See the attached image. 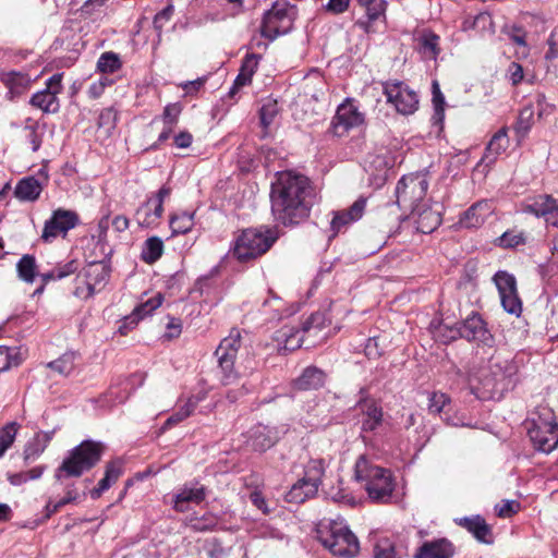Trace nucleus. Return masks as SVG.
<instances>
[{
    "label": "nucleus",
    "instance_id": "19",
    "mask_svg": "<svg viewBox=\"0 0 558 558\" xmlns=\"http://www.w3.org/2000/svg\"><path fill=\"white\" fill-rule=\"evenodd\" d=\"M456 547L446 537L424 542L415 551L414 558H453Z\"/></svg>",
    "mask_w": 558,
    "mask_h": 558
},
{
    "label": "nucleus",
    "instance_id": "57",
    "mask_svg": "<svg viewBox=\"0 0 558 558\" xmlns=\"http://www.w3.org/2000/svg\"><path fill=\"white\" fill-rule=\"evenodd\" d=\"M181 112H182V105L180 102L168 104L165 107L162 116H161L163 125L175 126Z\"/></svg>",
    "mask_w": 558,
    "mask_h": 558
},
{
    "label": "nucleus",
    "instance_id": "28",
    "mask_svg": "<svg viewBox=\"0 0 558 558\" xmlns=\"http://www.w3.org/2000/svg\"><path fill=\"white\" fill-rule=\"evenodd\" d=\"M325 384V373L315 366L306 367L302 374L293 380L292 387L295 390H316Z\"/></svg>",
    "mask_w": 558,
    "mask_h": 558
},
{
    "label": "nucleus",
    "instance_id": "18",
    "mask_svg": "<svg viewBox=\"0 0 558 558\" xmlns=\"http://www.w3.org/2000/svg\"><path fill=\"white\" fill-rule=\"evenodd\" d=\"M359 5L364 10V16L355 22V26L366 34L375 33L374 24L381 17H385V0H357Z\"/></svg>",
    "mask_w": 558,
    "mask_h": 558
},
{
    "label": "nucleus",
    "instance_id": "22",
    "mask_svg": "<svg viewBox=\"0 0 558 558\" xmlns=\"http://www.w3.org/2000/svg\"><path fill=\"white\" fill-rule=\"evenodd\" d=\"M110 271L111 269L106 262H92L85 267L87 296H93L97 289L106 284Z\"/></svg>",
    "mask_w": 558,
    "mask_h": 558
},
{
    "label": "nucleus",
    "instance_id": "23",
    "mask_svg": "<svg viewBox=\"0 0 558 558\" xmlns=\"http://www.w3.org/2000/svg\"><path fill=\"white\" fill-rule=\"evenodd\" d=\"M0 81L8 88L7 97L11 101L25 94L32 84V80L28 74L17 71L0 73Z\"/></svg>",
    "mask_w": 558,
    "mask_h": 558
},
{
    "label": "nucleus",
    "instance_id": "26",
    "mask_svg": "<svg viewBox=\"0 0 558 558\" xmlns=\"http://www.w3.org/2000/svg\"><path fill=\"white\" fill-rule=\"evenodd\" d=\"M492 213L490 205L487 201H481L473 204L460 217L459 223L463 228H477L482 226Z\"/></svg>",
    "mask_w": 558,
    "mask_h": 558
},
{
    "label": "nucleus",
    "instance_id": "64",
    "mask_svg": "<svg viewBox=\"0 0 558 558\" xmlns=\"http://www.w3.org/2000/svg\"><path fill=\"white\" fill-rule=\"evenodd\" d=\"M78 268V263L75 259L69 260L64 264H58L53 270L57 274L54 277H57L59 280L64 279L69 277L70 275H73Z\"/></svg>",
    "mask_w": 558,
    "mask_h": 558
},
{
    "label": "nucleus",
    "instance_id": "58",
    "mask_svg": "<svg viewBox=\"0 0 558 558\" xmlns=\"http://www.w3.org/2000/svg\"><path fill=\"white\" fill-rule=\"evenodd\" d=\"M450 403V399L442 392H434L429 398L428 409L429 412L435 414H447L446 407Z\"/></svg>",
    "mask_w": 558,
    "mask_h": 558
},
{
    "label": "nucleus",
    "instance_id": "12",
    "mask_svg": "<svg viewBox=\"0 0 558 558\" xmlns=\"http://www.w3.org/2000/svg\"><path fill=\"white\" fill-rule=\"evenodd\" d=\"M62 73H56L46 82L43 90L35 93L29 104L45 113H56L60 109L58 95L62 92Z\"/></svg>",
    "mask_w": 558,
    "mask_h": 558
},
{
    "label": "nucleus",
    "instance_id": "35",
    "mask_svg": "<svg viewBox=\"0 0 558 558\" xmlns=\"http://www.w3.org/2000/svg\"><path fill=\"white\" fill-rule=\"evenodd\" d=\"M17 276L26 283H33L37 276L36 258L33 255H23L16 264Z\"/></svg>",
    "mask_w": 558,
    "mask_h": 558
},
{
    "label": "nucleus",
    "instance_id": "1",
    "mask_svg": "<svg viewBox=\"0 0 558 558\" xmlns=\"http://www.w3.org/2000/svg\"><path fill=\"white\" fill-rule=\"evenodd\" d=\"M315 192L307 177L292 171L280 172L271 184L274 219L284 227L298 226L310 217Z\"/></svg>",
    "mask_w": 558,
    "mask_h": 558
},
{
    "label": "nucleus",
    "instance_id": "44",
    "mask_svg": "<svg viewBox=\"0 0 558 558\" xmlns=\"http://www.w3.org/2000/svg\"><path fill=\"white\" fill-rule=\"evenodd\" d=\"M77 494L72 490H68L66 495L56 501L49 500L45 507L46 513L39 522H36L34 525H29L31 527L37 526L39 523L48 520L54 512H57L63 506L73 502L77 499Z\"/></svg>",
    "mask_w": 558,
    "mask_h": 558
},
{
    "label": "nucleus",
    "instance_id": "5",
    "mask_svg": "<svg viewBox=\"0 0 558 558\" xmlns=\"http://www.w3.org/2000/svg\"><path fill=\"white\" fill-rule=\"evenodd\" d=\"M295 17V5L286 0L274 2L272 7L264 13L260 26L262 36L274 40L278 36L288 34L293 27Z\"/></svg>",
    "mask_w": 558,
    "mask_h": 558
},
{
    "label": "nucleus",
    "instance_id": "51",
    "mask_svg": "<svg viewBox=\"0 0 558 558\" xmlns=\"http://www.w3.org/2000/svg\"><path fill=\"white\" fill-rule=\"evenodd\" d=\"M135 217L138 225L142 227H150L156 225L155 219H153V197L148 198L137 208Z\"/></svg>",
    "mask_w": 558,
    "mask_h": 558
},
{
    "label": "nucleus",
    "instance_id": "32",
    "mask_svg": "<svg viewBox=\"0 0 558 558\" xmlns=\"http://www.w3.org/2000/svg\"><path fill=\"white\" fill-rule=\"evenodd\" d=\"M557 199H555L551 195L542 194L531 198L524 205V211L529 214H533L536 217H546L549 211L553 210Z\"/></svg>",
    "mask_w": 558,
    "mask_h": 558
},
{
    "label": "nucleus",
    "instance_id": "39",
    "mask_svg": "<svg viewBox=\"0 0 558 558\" xmlns=\"http://www.w3.org/2000/svg\"><path fill=\"white\" fill-rule=\"evenodd\" d=\"M173 234H185L194 226V213L182 211L171 216L169 221Z\"/></svg>",
    "mask_w": 558,
    "mask_h": 558
},
{
    "label": "nucleus",
    "instance_id": "45",
    "mask_svg": "<svg viewBox=\"0 0 558 558\" xmlns=\"http://www.w3.org/2000/svg\"><path fill=\"white\" fill-rule=\"evenodd\" d=\"M525 241L526 238L524 232L508 230L496 240V244L502 248H514L519 245L525 244Z\"/></svg>",
    "mask_w": 558,
    "mask_h": 558
},
{
    "label": "nucleus",
    "instance_id": "13",
    "mask_svg": "<svg viewBox=\"0 0 558 558\" xmlns=\"http://www.w3.org/2000/svg\"><path fill=\"white\" fill-rule=\"evenodd\" d=\"M77 223L78 216L75 211L58 208L52 213L50 219L45 222L41 239L50 242L58 235H65Z\"/></svg>",
    "mask_w": 558,
    "mask_h": 558
},
{
    "label": "nucleus",
    "instance_id": "10",
    "mask_svg": "<svg viewBox=\"0 0 558 558\" xmlns=\"http://www.w3.org/2000/svg\"><path fill=\"white\" fill-rule=\"evenodd\" d=\"M387 102L393 105L401 114H412L418 108V96L404 82L387 81L383 84Z\"/></svg>",
    "mask_w": 558,
    "mask_h": 558
},
{
    "label": "nucleus",
    "instance_id": "40",
    "mask_svg": "<svg viewBox=\"0 0 558 558\" xmlns=\"http://www.w3.org/2000/svg\"><path fill=\"white\" fill-rule=\"evenodd\" d=\"M533 123H534V108L532 105H527L523 109H521L518 120H517V123L514 125L517 135L520 138L525 137L526 134L532 129Z\"/></svg>",
    "mask_w": 558,
    "mask_h": 558
},
{
    "label": "nucleus",
    "instance_id": "41",
    "mask_svg": "<svg viewBox=\"0 0 558 558\" xmlns=\"http://www.w3.org/2000/svg\"><path fill=\"white\" fill-rule=\"evenodd\" d=\"M121 66L122 62L120 56L113 51L104 52L97 61V69L101 73H114L119 71Z\"/></svg>",
    "mask_w": 558,
    "mask_h": 558
},
{
    "label": "nucleus",
    "instance_id": "42",
    "mask_svg": "<svg viewBox=\"0 0 558 558\" xmlns=\"http://www.w3.org/2000/svg\"><path fill=\"white\" fill-rule=\"evenodd\" d=\"M432 94H433V106H434V114L433 121L434 124H441L445 119V97L440 90L439 84L437 81H433L432 84Z\"/></svg>",
    "mask_w": 558,
    "mask_h": 558
},
{
    "label": "nucleus",
    "instance_id": "16",
    "mask_svg": "<svg viewBox=\"0 0 558 558\" xmlns=\"http://www.w3.org/2000/svg\"><path fill=\"white\" fill-rule=\"evenodd\" d=\"M529 437L536 450L549 453L558 445V424L555 422H542L529 428Z\"/></svg>",
    "mask_w": 558,
    "mask_h": 558
},
{
    "label": "nucleus",
    "instance_id": "62",
    "mask_svg": "<svg viewBox=\"0 0 558 558\" xmlns=\"http://www.w3.org/2000/svg\"><path fill=\"white\" fill-rule=\"evenodd\" d=\"M117 123V112L112 108L104 109L98 118V126L107 130L114 129Z\"/></svg>",
    "mask_w": 558,
    "mask_h": 558
},
{
    "label": "nucleus",
    "instance_id": "46",
    "mask_svg": "<svg viewBox=\"0 0 558 558\" xmlns=\"http://www.w3.org/2000/svg\"><path fill=\"white\" fill-rule=\"evenodd\" d=\"M494 281L498 289L499 295L518 291L514 276L505 270L497 271L494 276Z\"/></svg>",
    "mask_w": 558,
    "mask_h": 558
},
{
    "label": "nucleus",
    "instance_id": "30",
    "mask_svg": "<svg viewBox=\"0 0 558 558\" xmlns=\"http://www.w3.org/2000/svg\"><path fill=\"white\" fill-rule=\"evenodd\" d=\"M54 432H39L29 439L24 449V460L26 462L35 461L47 448L53 437Z\"/></svg>",
    "mask_w": 558,
    "mask_h": 558
},
{
    "label": "nucleus",
    "instance_id": "50",
    "mask_svg": "<svg viewBox=\"0 0 558 558\" xmlns=\"http://www.w3.org/2000/svg\"><path fill=\"white\" fill-rule=\"evenodd\" d=\"M508 145L507 129L502 128L492 137L486 149L489 154L499 155L507 149Z\"/></svg>",
    "mask_w": 558,
    "mask_h": 558
},
{
    "label": "nucleus",
    "instance_id": "33",
    "mask_svg": "<svg viewBox=\"0 0 558 558\" xmlns=\"http://www.w3.org/2000/svg\"><path fill=\"white\" fill-rule=\"evenodd\" d=\"M205 499V490H181L171 501L175 510L185 512L191 509V505H198Z\"/></svg>",
    "mask_w": 558,
    "mask_h": 558
},
{
    "label": "nucleus",
    "instance_id": "53",
    "mask_svg": "<svg viewBox=\"0 0 558 558\" xmlns=\"http://www.w3.org/2000/svg\"><path fill=\"white\" fill-rule=\"evenodd\" d=\"M504 310L512 315L519 316L522 312V302L518 291L500 295Z\"/></svg>",
    "mask_w": 558,
    "mask_h": 558
},
{
    "label": "nucleus",
    "instance_id": "59",
    "mask_svg": "<svg viewBox=\"0 0 558 558\" xmlns=\"http://www.w3.org/2000/svg\"><path fill=\"white\" fill-rule=\"evenodd\" d=\"M520 509V504L515 500H502L495 506V512L499 518H510Z\"/></svg>",
    "mask_w": 558,
    "mask_h": 558
},
{
    "label": "nucleus",
    "instance_id": "7",
    "mask_svg": "<svg viewBox=\"0 0 558 558\" xmlns=\"http://www.w3.org/2000/svg\"><path fill=\"white\" fill-rule=\"evenodd\" d=\"M519 366L513 360L492 357L489 361V375L483 385L494 392L512 390L519 383Z\"/></svg>",
    "mask_w": 558,
    "mask_h": 558
},
{
    "label": "nucleus",
    "instance_id": "15",
    "mask_svg": "<svg viewBox=\"0 0 558 558\" xmlns=\"http://www.w3.org/2000/svg\"><path fill=\"white\" fill-rule=\"evenodd\" d=\"M287 430L284 426L270 427L257 424L248 430L246 444L252 450L264 452L271 448Z\"/></svg>",
    "mask_w": 558,
    "mask_h": 558
},
{
    "label": "nucleus",
    "instance_id": "43",
    "mask_svg": "<svg viewBox=\"0 0 558 558\" xmlns=\"http://www.w3.org/2000/svg\"><path fill=\"white\" fill-rule=\"evenodd\" d=\"M76 354L65 352L59 359L51 361L47 366L61 375H69L75 367Z\"/></svg>",
    "mask_w": 558,
    "mask_h": 558
},
{
    "label": "nucleus",
    "instance_id": "4",
    "mask_svg": "<svg viewBox=\"0 0 558 558\" xmlns=\"http://www.w3.org/2000/svg\"><path fill=\"white\" fill-rule=\"evenodd\" d=\"M278 239L276 228H250L241 232L233 246V255L240 262H248L264 255Z\"/></svg>",
    "mask_w": 558,
    "mask_h": 558
},
{
    "label": "nucleus",
    "instance_id": "29",
    "mask_svg": "<svg viewBox=\"0 0 558 558\" xmlns=\"http://www.w3.org/2000/svg\"><path fill=\"white\" fill-rule=\"evenodd\" d=\"M416 216L417 230L428 234L436 230L441 223V215L438 210L421 205L417 210L411 213Z\"/></svg>",
    "mask_w": 558,
    "mask_h": 558
},
{
    "label": "nucleus",
    "instance_id": "54",
    "mask_svg": "<svg viewBox=\"0 0 558 558\" xmlns=\"http://www.w3.org/2000/svg\"><path fill=\"white\" fill-rule=\"evenodd\" d=\"M20 360L15 352V348L0 345V373L10 369L12 366H17Z\"/></svg>",
    "mask_w": 558,
    "mask_h": 558
},
{
    "label": "nucleus",
    "instance_id": "47",
    "mask_svg": "<svg viewBox=\"0 0 558 558\" xmlns=\"http://www.w3.org/2000/svg\"><path fill=\"white\" fill-rule=\"evenodd\" d=\"M374 558H400L395 543L388 537L377 539L374 545Z\"/></svg>",
    "mask_w": 558,
    "mask_h": 558
},
{
    "label": "nucleus",
    "instance_id": "60",
    "mask_svg": "<svg viewBox=\"0 0 558 558\" xmlns=\"http://www.w3.org/2000/svg\"><path fill=\"white\" fill-rule=\"evenodd\" d=\"M174 12V8L172 4H168L161 11H159L154 17V27L159 33L162 31L163 26L170 21Z\"/></svg>",
    "mask_w": 558,
    "mask_h": 558
},
{
    "label": "nucleus",
    "instance_id": "61",
    "mask_svg": "<svg viewBox=\"0 0 558 558\" xmlns=\"http://www.w3.org/2000/svg\"><path fill=\"white\" fill-rule=\"evenodd\" d=\"M507 77L513 86H518L524 80V69L518 62H511L507 69Z\"/></svg>",
    "mask_w": 558,
    "mask_h": 558
},
{
    "label": "nucleus",
    "instance_id": "63",
    "mask_svg": "<svg viewBox=\"0 0 558 558\" xmlns=\"http://www.w3.org/2000/svg\"><path fill=\"white\" fill-rule=\"evenodd\" d=\"M277 114V105L275 102H268L263 105L259 110L260 123L264 128H268Z\"/></svg>",
    "mask_w": 558,
    "mask_h": 558
},
{
    "label": "nucleus",
    "instance_id": "24",
    "mask_svg": "<svg viewBox=\"0 0 558 558\" xmlns=\"http://www.w3.org/2000/svg\"><path fill=\"white\" fill-rule=\"evenodd\" d=\"M454 522L469 531L478 542L492 544L494 542L493 532L489 524L481 515H472L456 519Z\"/></svg>",
    "mask_w": 558,
    "mask_h": 558
},
{
    "label": "nucleus",
    "instance_id": "3",
    "mask_svg": "<svg viewBox=\"0 0 558 558\" xmlns=\"http://www.w3.org/2000/svg\"><path fill=\"white\" fill-rule=\"evenodd\" d=\"M316 538L335 556L350 558L360 551L357 537L342 521L322 520L316 525Z\"/></svg>",
    "mask_w": 558,
    "mask_h": 558
},
{
    "label": "nucleus",
    "instance_id": "37",
    "mask_svg": "<svg viewBox=\"0 0 558 558\" xmlns=\"http://www.w3.org/2000/svg\"><path fill=\"white\" fill-rule=\"evenodd\" d=\"M123 474V461L114 459L107 463L104 477L99 480L96 488H110Z\"/></svg>",
    "mask_w": 558,
    "mask_h": 558
},
{
    "label": "nucleus",
    "instance_id": "2",
    "mask_svg": "<svg viewBox=\"0 0 558 558\" xmlns=\"http://www.w3.org/2000/svg\"><path fill=\"white\" fill-rule=\"evenodd\" d=\"M104 452L105 445L102 442L92 439L83 440L63 458L56 470V478L62 481L82 476L99 463Z\"/></svg>",
    "mask_w": 558,
    "mask_h": 558
},
{
    "label": "nucleus",
    "instance_id": "34",
    "mask_svg": "<svg viewBox=\"0 0 558 558\" xmlns=\"http://www.w3.org/2000/svg\"><path fill=\"white\" fill-rule=\"evenodd\" d=\"M163 247V242L160 238L150 236L143 244L141 258L147 264H154L161 257Z\"/></svg>",
    "mask_w": 558,
    "mask_h": 558
},
{
    "label": "nucleus",
    "instance_id": "52",
    "mask_svg": "<svg viewBox=\"0 0 558 558\" xmlns=\"http://www.w3.org/2000/svg\"><path fill=\"white\" fill-rule=\"evenodd\" d=\"M329 497L338 504L354 508L363 504L362 497H355L352 490H330Z\"/></svg>",
    "mask_w": 558,
    "mask_h": 558
},
{
    "label": "nucleus",
    "instance_id": "8",
    "mask_svg": "<svg viewBox=\"0 0 558 558\" xmlns=\"http://www.w3.org/2000/svg\"><path fill=\"white\" fill-rule=\"evenodd\" d=\"M240 348L241 331L238 328H232L229 336L221 340L215 351L218 366L222 373L221 381L223 385H229L236 378L234 362Z\"/></svg>",
    "mask_w": 558,
    "mask_h": 558
},
{
    "label": "nucleus",
    "instance_id": "49",
    "mask_svg": "<svg viewBox=\"0 0 558 558\" xmlns=\"http://www.w3.org/2000/svg\"><path fill=\"white\" fill-rule=\"evenodd\" d=\"M17 429L19 424L15 422L8 423L5 426L0 428V458L12 446Z\"/></svg>",
    "mask_w": 558,
    "mask_h": 558
},
{
    "label": "nucleus",
    "instance_id": "31",
    "mask_svg": "<svg viewBox=\"0 0 558 558\" xmlns=\"http://www.w3.org/2000/svg\"><path fill=\"white\" fill-rule=\"evenodd\" d=\"M41 185L34 177L22 179L15 186L14 194L20 201L34 202L41 193Z\"/></svg>",
    "mask_w": 558,
    "mask_h": 558
},
{
    "label": "nucleus",
    "instance_id": "27",
    "mask_svg": "<svg viewBox=\"0 0 558 558\" xmlns=\"http://www.w3.org/2000/svg\"><path fill=\"white\" fill-rule=\"evenodd\" d=\"M324 461L312 459L304 466L303 475L291 486V488H303L304 486H311L312 488H318L322 483V476L324 474Z\"/></svg>",
    "mask_w": 558,
    "mask_h": 558
},
{
    "label": "nucleus",
    "instance_id": "48",
    "mask_svg": "<svg viewBox=\"0 0 558 558\" xmlns=\"http://www.w3.org/2000/svg\"><path fill=\"white\" fill-rule=\"evenodd\" d=\"M439 37L434 33L424 34L420 38V49L425 58L435 59L439 52Z\"/></svg>",
    "mask_w": 558,
    "mask_h": 558
},
{
    "label": "nucleus",
    "instance_id": "36",
    "mask_svg": "<svg viewBox=\"0 0 558 558\" xmlns=\"http://www.w3.org/2000/svg\"><path fill=\"white\" fill-rule=\"evenodd\" d=\"M548 50L545 53L547 72L558 75V28H555L548 39Z\"/></svg>",
    "mask_w": 558,
    "mask_h": 558
},
{
    "label": "nucleus",
    "instance_id": "17",
    "mask_svg": "<svg viewBox=\"0 0 558 558\" xmlns=\"http://www.w3.org/2000/svg\"><path fill=\"white\" fill-rule=\"evenodd\" d=\"M461 338L485 345H492L494 339L486 323L478 313L473 312L463 322L458 323Z\"/></svg>",
    "mask_w": 558,
    "mask_h": 558
},
{
    "label": "nucleus",
    "instance_id": "11",
    "mask_svg": "<svg viewBox=\"0 0 558 558\" xmlns=\"http://www.w3.org/2000/svg\"><path fill=\"white\" fill-rule=\"evenodd\" d=\"M322 320L323 315L314 313L302 324V330L291 326H283L275 332L274 339L278 342L279 349L293 351L301 347L303 341L302 332H308L313 328H318Z\"/></svg>",
    "mask_w": 558,
    "mask_h": 558
},
{
    "label": "nucleus",
    "instance_id": "20",
    "mask_svg": "<svg viewBox=\"0 0 558 558\" xmlns=\"http://www.w3.org/2000/svg\"><path fill=\"white\" fill-rule=\"evenodd\" d=\"M365 206L366 199L360 197L352 204L350 208L336 211L330 222V229L332 231L331 236H336L348 225L359 220L364 214Z\"/></svg>",
    "mask_w": 558,
    "mask_h": 558
},
{
    "label": "nucleus",
    "instance_id": "6",
    "mask_svg": "<svg viewBox=\"0 0 558 558\" xmlns=\"http://www.w3.org/2000/svg\"><path fill=\"white\" fill-rule=\"evenodd\" d=\"M428 189L424 174L410 173L403 175L396 186V203L400 208L414 213L422 205Z\"/></svg>",
    "mask_w": 558,
    "mask_h": 558
},
{
    "label": "nucleus",
    "instance_id": "9",
    "mask_svg": "<svg viewBox=\"0 0 558 558\" xmlns=\"http://www.w3.org/2000/svg\"><path fill=\"white\" fill-rule=\"evenodd\" d=\"M354 477L360 483H365L364 488H395L393 477L390 470L369 463L361 456L355 462Z\"/></svg>",
    "mask_w": 558,
    "mask_h": 558
},
{
    "label": "nucleus",
    "instance_id": "38",
    "mask_svg": "<svg viewBox=\"0 0 558 558\" xmlns=\"http://www.w3.org/2000/svg\"><path fill=\"white\" fill-rule=\"evenodd\" d=\"M367 497L362 498L363 504L368 501L371 504H398L403 499V493L401 490H366Z\"/></svg>",
    "mask_w": 558,
    "mask_h": 558
},
{
    "label": "nucleus",
    "instance_id": "55",
    "mask_svg": "<svg viewBox=\"0 0 558 558\" xmlns=\"http://www.w3.org/2000/svg\"><path fill=\"white\" fill-rule=\"evenodd\" d=\"M195 408H196V402H193L192 399H189L187 402L179 411H177L174 414H172L170 417L167 418V421L163 424V428H168V427L185 420L193 413Z\"/></svg>",
    "mask_w": 558,
    "mask_h": 558
},
{
    "label": "nucleus",
    "instance_id": "14",
    "mask_svg": "<svg viewBox=\"0 0 558 558\" xmlns=\"http://www.w3.org/2000/svg\"><path fill=\"white\" fill-rule=\"evenodd\" d=\"M363 123V113L359 111L352 101L347 100L338 106L336 114L331 121V128L336 136H343L351 129L357 128Z\"/></svg>",
    "mask_w": 558,
    "mask_h": 558
},
{
    "label": "nucleus",
    "instance_id": "21",
    "mask_svg": "<svg viewBox=\"0 0 558 558\" xmlns=\"http://www.w3.org/2000/svg\"><path fill=\"white\" fill-rule=\"evenodd\" d=\"M356 407L362 415V432H374L381 425L384 412L381 407H379L374 400H360Z\"/></svg>",
    "mask_w": 558,
    "mask_h": 558
},
{
    "label": "nucleus",
    "instance_id": "56",
    "mask_svg": "<svg viewBox=\"0 0 558 558\" xmlns=\"http://www.w3.org/2000/svg\"><path fill=\"white\" fill-rule=\"evenodd\" d=\"M435 337L445 343L461 338L459 325L449 326L442 323L436 328Z\"/></svg>",
    "mask_w": 558,
    "mask_h": 558
},
{
    "label": "nucleus",
    "instance_id": "25",
    "mask_svg": "<svg viewBox=\"0 0 558 558\" xmlns=\"http://www.w3.org/2000/svg\"><path fill=\"white\" fill-rule=\"evenodd\" d=\"M163 296L160 293H157L153 298L148 299L146 302L137 305L131 315L124 318L123 324L120 326L119 330L122 335H126L128 328H133L140 319L144 318L147 315H150L155 310H157L162 304Z\"/></svg>",
    "mask_w": 558,
    "mask_h": 558
}]
</instances>
